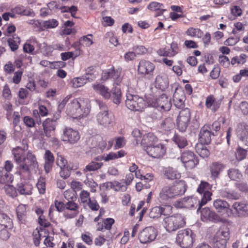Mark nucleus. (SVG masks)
Masks as SVG:
<instances>
[{
  "mask_svg": "<svg viewBox=\"0 0 248 248\" xmlns=\"http://www.w3.org/2000/svg\"><path fill=\"white\" fill-rule=\"evenodd\" d=\"M28 146L24 148L17 147L13 150V154L16 161L18 164L19 172L20 174H25L29 176L31 170L38 169V164L35 155L30 151L26 155L25 150Z\"/></svg>",
  "mask_w": 248,
  "mask_h": 248,
  "instance_id": "1",
  "label": "nucleus"
},
{
  "mask_svg": "<svg viewBox=\"0 0 248 248\" xmlns=\"http://www.w3.org/2000/svg\"><path fill=\"white\" fill-rule=\"evenodd\" d=\"M186 190V185L184 181H180L171 186L163 187L159 194V200L167 203L170 200L184 194Z\"/></svg>",
  "mask_w": 248,
  "mask_h": 248,
  "instance_id": "2",
  "label": "nucleus"
},
{
  "mask_svg": "<svg viewBox=\"0 0 248 248\" xmlns=\"http://www.w3.org/2000/svg\"><path fill=\"white\" fill-rule=\"evenodd\" d=\"M95 102L100 109L96 116L98 124L105 127L112 125L114 122V116L112 113L108 110L107 106L103 102L99 100H96Z\"/></svg>",
  "mask_w": 248,
  "mask_h": 248,
  "instance_id": "3",
  "label": "nucleus"
},
{
  "mask_svg": "<svg viewBox=\"0 0 248 248\" xmlns=\"http://www.w3.org/2000/svg\"><path fill=\"white\" fill-rule=\"evenodd\" d=\"M185 219L181 214H175L165 217L163 220V225L166 231L172 232L184 227Z\"/></svg>",
  "mask_w": 248,
  "mask_h": 248,
  "instance_id": "4",
  "label": "nucleus"
},
{
  "mask_svg": "<svg viewBox=\"0 0 248 248\" xmlns=\"http://www.w3.org/2000/svg\"><path fill=\"white\" fill-rule=\"evenodd\" d=\"M193 233L190 229H184L178 232L176 238L177 243L182 248H190L193 243Z\"/></svg>",
  "mask_w": 248,
  "mask_h": 248,
  "instance_id": "5",
  "label": "nucleus"
},
{
  "mask_svg": "<svg viewBox=\"0 0 248 248\" xmlns=\"http://www.w3.org/2000/svg\"><path fill=\"white\" fill-rule=\"evenodd\" d=\"M125 105L131 110L141 111L145 106V102L142 97L137 95L128 93L126 94Z\"/></svg>",
  "mask_w": 248,
  "mask_h": 248,
  "instance_id": "6",
  "label": "nucleus"
},
{
  "mask_svg": "<svg viewBox=\"0 0 248 248\" xmlns=\"http://www.w3.org/2000/svg\"><path fill=\"white\" fill-rule=\"evenodd\" d=\"M155 69V65L153 63L149 61L141 60L138 66V72L146 78L151 79L154 77Z\"/></svg>",
  "mask_w": 248,
  "mask_h": 248,
  "instance_id": "7",
  "label": "nucleus"
},
{
  "mask_svg": "<svg viewBox=\"0 0 248 248\" xmlns=\"http://www.w3.org/2000/svg\"><path fill=\"white\" fill-rule=\"evenodd\" d=\"M151 105L160 110L168 111L171 108L170 99L165 93H162L157 98H155L150 102Z\"/></svg>",
  "mask_w": 248,
  "mask_h": 248,
  "instance_id": "8",
  "label": "nucleus"
},
{
  "mask_svg": "<svg viewBox=\"0 0 248 248\" xmlns=\"http://www.w3.org/2000/svg\"><path fill=\"white\" fill-rule=\"evenodd\" d=\"M180 159L187 169H192L199 164V160L196 155L190 150H185L182 152Z\"/></svg>",
  "mask_w": 248,
  "mask_h": 248,
  "instance_id": "9",
  "label": "nucleus"
},
{
  "mask_svg": "<svg viewBox=\"0 0 248 248\" xmlns=\"http://www.w3.org/2000/svg\"><path fill=\"white\" fill-rule=\"evenodd\" d=\"M157 236L156 229L152 226L146 227L139 234V239L141 243L146 244L154 241Z\"/></svg>",
  "mask_w": 248,
  "mask_h": 248,
  "instance_id": "10",
  "label": "nucleus"
},
{
  "mask_svg": "<svg viewBox=\"0 0 248 248\" xmlns=\"http://www.w3.org/2000/svg\"><path fill=\"white\" fill-rule=\"evenodd\" d=\"M67 110L68 112L73 115H76L79 117H82L86 116L89 112L88 109H87L83 112V110L81 108V105L77 99H74L70 103L68 104L67 105Z\"/></svg>",
  "mask_w": 248,
  "mask_h": 248,
  "instance_id": "11",
  "label": "nucleus"
},
{
  "mask_svg": "<svg viewBox=\"0 0 248 248\" xmlns=\"http://www.w3.org/2000/svg\"><path fill=\"white\" fill-rule=\"evenodd\" d=\"M147 153L153 158L162 157L166 153V148L164 145L161 143L155 144L145 149Z\"/></svg>",
  "mask_w": 248,
  "mask_h": 248,
  "instance_id": "12",
  "label": "nucleus"
},
{
  "mask_svg": "<svg viewBox=\"0 0 248 248\" xmlns=\"http://www.w3.org/2000/svg\"><path fill=\"white\" fill-rule=\"evenodd\" d=\"M80 139V136L78 131L71 128H65L63 131L62 140L71 144L76 143Z\"/></svg>",
  "mask_w": 248,
  "mask_h": 248,
  "instance_id": "13",
  "label": "nucleus"
},
{
  "mask_svg": "<svg viewBox=\"0 0 248 248\" xmlns=\"http://www.w3.org/2000/svg\"><path fill=\"white\" fill-rule=\"evenodd\" d=\"M215 136L211 132L210 126L205 125L202 127L199 134V143L208 144L211 142L212 137Z\"/></svg>",
  "mask_w": 248,
  "mask_h": 248,
  "instance_id": "14",
  "label": "nucleus"
},
{
  "mask_svg": "<svg viewBox=\"0 0 248 248\" xmlns=\"http://www.w3.org/2000/svg\"><path fill=\"white\" fill-rule=\"evenodd\" d=\"M201 219L204 222L212 221L216 223L221 220L220 217L209 208L205 207L201 209Z\"/></svg>",
  "mask_w": 248,
  "mask_h": 248,
  "instance_id": "15",
  "label": "nucleus"
},
{
  "mask_svg": "<svg viewBox=\"0 0 248 248\" xmlns=\"http://www.w3.org/2000/svg\"><path fill=\"white\" fill-rule=\"evenodd\" d=\"M56 119H46L43 123V127L45 136L47 138H51L54 136L56 126Z\"/></svg>",
  "mask_w": 248,
  "mask_h": 248,
  "instance_id": "16",
  "label": "nucleus"
},
{
  "mask_svg": "<svg viewBox=\"0 0 248 248\" xmlns=\"http://www.w3.org/2000/svg\"><path fill=\"white\" fill-rule=\"evenodd\" d=\"M120 74L121 71L119 70H115L113 67L103 72L102 75V78L104 80H106L112 78L113 79L115 83L118 85L122 80L120 78Z\"/></svg>",
  "mask_w": 248,
  "mask_h": 248,
  "instance_id": "17",
  "label": "nucleus"
},
{
  "mask_svg": "<svg viewBox=\"0 0 248 248\" xmlns=\"http://www.w3.org/2000/svg\"><path fill=\"white\" fill-rule=\"evenodd\" d=\"M236 132L238 138L248 147V125L244 123H240L237 125Z\"/></svg>",
  "mask_w": 248,
  "mask_h": 248,
  "instance_id": "18",
  "label": "nucleus"
},
{
  "mask_svg": "<svg viewBox=\"0 0 248 248\" xmlns=\"http://www.w3.org/2000/svg\"><path fill=\"white\" fill-rule=\"evenodd\" d=\"M186 96L184 92L182 89H176L173 95V100L175 106L179 109L185 107Z\"/></svg>",
  "mask_w": 248,
  "mask_h": 248,
  "instance_id": "19",
  "label": "nucleus"
},
{
  "mask_svg": "<svg viewBox=\"0 0 248 248\" xmlns=\"http://www.w3.org/2000/svg\"><path fill=\"white\" fill-rule=\"evenodd\" d=\"M169 81L168 77L164 74L157 75L155 79V86L156 88L163 91L169 86Z\"/></svg>",
  "mask_w": 248,
  "mask_h": 248,
  "instance_id": "20",
  "label": "nucleus"
},
{
  "mask_svg": "<svg viewBox=\"0 0 248 248\" xmlns=\"http://www.w3.org/2000/svg\"><path fill=\"white\" fill-rule=\"evenodd\" d=\"M64 195L65 198L68 200V202L65 203V208L71 211H78L79 206L77 203L74 202V199H76L74 196V193L65 191Z\"/></svg>",
  "mask_w": 248,
  "mask_h": 248,
  "instance_id": "21",
  "label": "nucleus"
},
{
  "mask_svg": "<svg viewBox=\"0 0 248 248\" xmlns=\"http://www.w3.org/2000/svg\"><path fill=\"white\" fill-rule=\"evenodd\" d=\"M225 168V165L219 162H214L210 166L211 177L214 180L218 178L220 172Z\"/></svg>",
  "mask_w": 248,
  "mask_h": 248,
  "instance_id": "22",
  "label": "nucleus"
},
{
  "mask_svg": "<svg viewBox=\"0 0 248 248\" xmlns=\"http://www.w3.org/2000/svg\"><path fill=\"white\" fill-rule=\"evenodd\" d=\"M230 229L226 225H222L216 232L213 238L216 240L228 241L230 239Z\"/></svg>",
  "mask_w": 248,
  "mask_h": 248,
  "instance_id": "23",
  "label": "nucleus"
},
{
  "mask_svg": "<svg viewBox=\"0 0 248 248\" xmlns=\"http://www.w3.org/2000/svg\"><path fill=\"white\" fill-rule=\"evenodd\" d=\"M45 165L44 169L46 173H49L52 170L54 162V157L53 154L48 150L45 152L44 155Z\"/></svg>",
  "mask_w": 248,
  "mask_h": 248,
  "instance_id": "24",
  "label": "nucleus"
},
{
  "mask_svg": "<svg viewBox=\"0 0 248 248\" xmlns=\"http://www.w3.org/2000/svg\"><path fill=\"white\" fill-rule=\"evenodd\" d=\"M157 142V137L153 133H149L144 135L141 140V144L146 148L155 144Z\"/></svg>",
  "mask_w": 248,
  "mask_h": 248,
  "instance_id": "25",
  "label": "nucleus"
},
{
  "mask_svg": "<svg viewBox=\"0 0 248 248\" xmlns=\"http://www.w3.org/2000/svg\"><path fill=\"white\" fill-rule=\"evenodd\" d=\"M214 206L218 212L224 213L230 209V205L224 200L217 199L214 202Z\"/></svg>",
  "mask_w": 248,
  "mask_h": 248,
  "instance_id": "26",
  "label": "nucleus"
},
{
  "mask_svg": "<svg viewBox=\"0 0 248 248\" xmlns=\"http://www.w3.org/2000/svg\"><path fill=\"white\" fill-rule=\"evenodd\" d=\"M199 200L196 197L192 196L185 197L182 201V205L183 207L190 208L192 207L199 206Z\"/></svg>",
  "mask_w": 248,
  "mask_h": 248,
  "instance_id": "27",
  "label": "nucleus"
},
{
  "mask_svg": "<svg viewBox=\"0 0 248 248\" xmlns=\"http://www.w3.org/2000/svg\"><path fill=\"white\" fill-rule=\"evenodd\" d=\"M219 194L221 197L229 200H237L240 197L239 194L227 188L220 189Z\"/></svg>",
  "mask_w": 248,
  "mask_h": 248,
  "instance_id": "28",
  "label": "nucleus"
},
{
  "mask_svg": "<svg viewBox=\"0 0 248 248\" xmlns=\"http://www.w3.org/2000/svg\"><path fill=\"white\" fill-rule=\"evenodd\" d=\"M93 87L95 92L100 93L105 99L110 98V93L108 92V89L104 85L98 84L93 85Z\"/></svg>",
  "mask_w": 248,
  "mask_h": 248,
  "instance_id": "29",
  "label": "nucleus"
},
{
  "mask_svg": "<svg viewBox=\"0 0 248 248\" xmlns=\"http://www.w3.org/2000/svg\"><path fill=\"white\" fill-rule=\"evenodd\" d=\"M21 40L16 34H14L12 37L7 39V43L12 51H15L18 48Z\"/></svg>",
  "mask_w": 248,
  "mask_h": 248,
  "instance_id": "30",
  "label": "nucleus"
},
{
  "mask_svg": "<svg viewBox=\"0 0 248 248\" xmlns=\"http://www.w3.org/2000/svg\"><path fill=\"white\" fill-rule=\"evenodd\" d=\"M232 208L238 214H248V203L245 202H235L232 205Z\"/></svg>",
  "mask_w": 248,
  "mask_h": 248,
  "instance_id": "31",
  "label": "nucleus"
},
{
  "mask_svg": "<svg viewBox=\"0 0 248 248\" xmlns=\"http://www.w3.org/2000/svg\"><path fill=\"white\" fill-rule=\"evenodd\" d=\"M13 180L12 175L4 168L0 167V183H11Z\"/></svg>",
  "mask_w": 248,
  "mask_h": 248,
  "instance_id": "32",
  "label": "nucleus"
},
{
  "mask_svg": "<svg viewBox=\"0 0 248 248\" xmlns=\"http://www.w3.org/2000/svg\"><path fill=\"white\" fill-rule=\"evenodd\" d=\"M90 81L88 77L87 78V77L83 75L81 77L74 78L71 81V83L74 88H77L83 86L87 82Z\"/></svg>",
  "mask_w": 248,
  "mask_h": 248,
  "instance_id": "33",
  "label": "nucleus"
},
{
  "mask_svg": "<svg viewBox=\"0 0 248 248\" xmlns=\"http://www.w3.org/2000/svg\"><path fill=\"white\" fill-rule=\"evenodd\" d=\"M110 93V97L113 100V102L116 104H119L121 102V91L119 88L115 87L113 88Z\"/></svg>",
  "mask_w": 248,
  "mask_h": 248,
  "instance_id": "34",
  "label": "nucleus"
},
{
  "mask_svg": "<svg viewBox=\"0 0 248 248\" xmlns=\"http://www.w3.org/2000/svg\"><path fill=\"white\" fill-rule=\"evenodd\" d=\"M164 7L163 4L155 1L150 3L148 6V8L152 11L157 12L155 16H160L163 14L165 10L162 8Z\"/></svg>",
  "mask_w": 248,
  "mask_h": 248,
  "instance_id": "35",
  "label": "nucleus"
},
{
  "mask_svg": "<svg viewBox=\"0 0 248 248\" xmlns=\"http://www.w3.org/2000/svg\"><path fill=\"white\" fill-rule=\"evenodd\" d=\"M17 191L21 195H30L31 194V187L26 184L20 183L16 185Z\"/></svg>",
  "mask_w": 248,
  "mask_h": 248,
  "instance_id": "36",
  "label": "nucleus"
},
{
  "mask_svg": "<svg viewBox=\"0 0 248 248\" xmlns=\"http://www.w3.org/2000/svg\"><path fill=\"white\" fill-rule=\"evenodd\" d=\"M0 226L12 229L13 227L12 219L5 214L0 212Z\"/></svg>",
  "mask_w": 248,
  "mask_h": 248,
  "instance_id": "37",
  "label": "nucleus"
},
{
  "mask_svg": "<svg viewBox=\"0 0 248 248\" xmlns=\"http://www.w3.org/2000/svg\"><path fill=\"white\" fill-rule=\"evenodd\" d=\"M204 145V144L198 143L195 147L197 153L202 158L207 157L210 155L208 149Z\"/></svg>",
  "mask_w": 248,
  "mask_h": 248,
  "instance_id": "38",
  "label": "nucleus"
},
{
  "mask_svg": "<svg viewBox=\"0 0 248 248\" xmlns=\"http://www.w3.org/2000/svg\"><path fill=\"white\" fill-rule=\"evenodd\" d=\"M173 141L180 148H183L187 145L186 138L178 134H175L174 136Z\"/></svg>",
  "mask_w": 248,
  "mask_h": 248,
  "instance_id": "39",
  "label": "nucleus"
},
{
  "mask_svg": "<svg viewBox=\"0 0 248 248\" xmlns=\"http://www.w3.org/2000/svg\"><path fill=\"white\" fill-rule=\"evenodd\" d=\"M165 175L166 178L170 180H174L180 178V174L173 170L171 168H168L165 170Z\"/></svg>",
  "mask_w": 248,
  "mask_h": 248,
  "instance_id": "40",
  "label": "nucleus"
},
{
  "mask_svg": "<svg viewBox=\"0 0 248 248\" xmlns=\"http://www.w3.org/2000/svg\"><path fill=\"white\" fill-rule=\"evenodd\" d=\"M80 54V50L77 49L74 52H67L62 53L61 54L62 60L66 61L70 58H72L73 60Z\"/></svg>",
  "mask_w": 248,
  "mask_h": 248,
  "instance_id": "41",
  "label": "nucleus"
},
{
  "mask_svg": "<svg viewBox=\"0 0 248 248\" xmlns=\"http://www.w3.org/2000/svg\"><path fill=\"white\" fill-rule=\"evenodd\" d=\"M203 193V196L202 197L201 201L199 200L198 204L199 207L197 211L200 209H201L202 207L208 201L211 200V196H212V193L209 191L202 192Z\"/></svg>",
  "mask_w": 248,
  "mask_h": 248,
  "instance_id": "42",
  "label": "nucleus"
},
{
  "mask_svg": "<svg viewBox=\"0 0 248 248\" xmlns=\"http://www.w3.org/2000/svg\"><path fill=\"white\" fill-rule=\"evenodd\" d=\"M190 120L178 117L177 126L179 131L185 132L188 125Z\"/></svg>",
  "mask_w": 248,
  "mask_h": 248,
  "instance_id": "43",
  "label": "nucleus"
},
{
  "mask_svg": "<svg viewBox=\"0 0 248 248\" xmlns=\"http://www.w3.org/2000/svg\"><path fill=\"white\" fill-rule=\"evenodd\" d=\"M164 213V209L158 206L153 208L149 214L150 217L152 218H158Z\"/></svg>",
  "mask_w": 248,
  "mask_h": 248,
  "instance_id": "44",
  "label": "nucleus"
},
{
  "mask_svg": "<svg viewBox=\"0 0 248 248\" xmlns=\"http://www.w3.org/2000/svg\"><path fill=\"white\" fill-rule=\"evenodd\" d=\"M174 125V124L172 120L169 118L162 121L160 124L161 128L165 131L170 130L171 129L173 128Z\"/></svg>",
  "mask_w": 248,
  "mask_h": 248,
  "instance_id": "45",
  "label": "nucleus"
},
{
  "mask_svg": "<svg viewBox=\"0 0 248 248\" xmlns=\"http://www.w3.org/2000/svg\"><path fill=\"white\" fill-rule=\"evenodd\" d=\"M186 33L187 35L193 37L201 38L203 35L202 31L198 28H190L187 30Z\"/></svg>",
  "mask_w": 248,
  "mask_h": 248,
  "instance_id": "46",
  "label": "nucleus"
},
{
  "mask_svg": "<svg viewBox=\"0 0 248 248\" xmlns=\"http://www.w3.org/2000/svg\"><path fill=\"white\" fill-rule=\"evenodd\" d=\"M102 163H99L94 161H92L87 165L85 169L83 170V171H95L100 169L102 166Z\"/></svg>",
  "mask_w": 248,
  "mask_h": 248,
  "instance_id": "47",
  "label": "nucleus"
},
{
  "mask_svg": "<svg viewBox=\"0 0 248 248\" xmlns=\"http://www.w3.org/2000/svg\"><path fill=\"white\" fill-rule=\"evenodd\" d=\"M6 194L10 197L15 198L17 196V190L13 186L6 185L4 187Z\"/></svg>",
  "mask_w": 248,
  "mask_h": 248,
  "instance_id": "48",
  "label": "nucleus"
},
{
  "mask_svg": "<svg viewBox=\"0 0 248 248\" xmlns=\"http://www.w3.org/2000/svg\"><path fill=\"white\" fill-rule=\"evenodd\" d=\"M228 174L230 178L232 180L240 179L242 175L239 171L235 169H231L228 170Z\"/></svg>",
  "mask_w": 248,
  "mask_h": 248,
  "instance_id": "49",
  "label": "nucleus"
},
{
  "mask_svg": "<svg viewBox=\"0 0 248 248\" xmlns=\"http://www.w3.org/2000/svg\"><path fill=\"white\" fill-rule=\"evenodd\" d=\"M212 186L208 183L206 182L202 181L197 188V192L199 193H202V192L209 191L211 189Z\"/></svg>",
  "mask_w": 248,
  "mask_h": 248,
  "instance_id": "50",
  "label": "nucleus"
},
{
  "mask_svg": "<svg viewBox=\"0 0 248 248\" xmlns=\"http://www.w3.org/2000/svg\"><path fill=\"white\" fill-rule=\"evenodd\" d=\"M58 22L56 19H52L44 21L43 23L42 26L45 29L54 28L58 26Z\"/></svg>",
  "mask_w": 248,
  "mask_h": 248,
  "instance_id": "51",
  "label": "nucleus"
},
{
  "mask_svg": "<svg viewBox=\"0 0 248 248\" xmlns=\"http://www.w3.org/2000/svg\"><path fill=\"white\" fill-rule=\"evenodd\" d=\"M11 229L7 227L0 226V238L2 240H7L10 237V233L8 230Z\"/></svg>",
  "mask_w": 248,
  "mask_h": 248,
  "instance_id": "52",
  "label": "nucleus"
},
{
  "mask_svg": "<svg viewBox=\"0 0 248 248\" xmlns=\"http://www.w3.org/2000/svg\"><path fill=\"white\" fill-rule=\"evenodd\" d=\"M247 151L246 149H244L240 147H239L235 153L236 159L238 160H242L246 158Z\"/></svg>",
  "mask_w": 248,
  "mask_h": 248,
  "instance_id": "53",
  "label": "nucleus"
},
{
  "mask_svg": "<svg viewBox=\"0 0 248 248\" xmlns=\"http://www.w3.org/2000/svg\"><path fill=\"white\" fill-rule=\"evenodd\" d=\"M227 241L224 240H216L213 239V245L214 248H226Z\"/></svg>",
  "mask_w": 248,
  "mask_h": 248,
  "instance_id": "54",
  "label": "nucleus"
},
{
  "mask_svg": "<svg viewBox=\"0 0 248 248\" xmlns=\"http://www.w3.org/2000/svg\"><path fill=\"white\" fill-rule=\"evenodd\" d=\"M114 187L113 188V189L116 191H121L124 192L127 189V186L124 182L123 183L122 182L114 181Z\"/></svg>",
  "mask_w": 248,
  "mask_h": 248,
  "instance_id": "55",
  "label": "nucleus"
},
{
  "mask_svg": "<svg viewBox=\"0 0 248 248\" xmlns=\"http://www.w3.org/2000/svg\"><path fill=\"white\" fill-rule=\"evenodd\" d=\"M33 243L35 246H38L40 244V242L41 240V237L42 236V234L40 232L36 229L33 232Z\"/></svg>",
  "mask_w": 248,
  "mask_h": 248,
  "instance_id": "56",
  "label": "nucleus"
},
{
  "mask_svg": "<svg viewBox=\"0 0 248 248\" xmlns=\"http://www.w3.org/2000/svg\"><path fill=\"white\" fill-rule=\"evenodd\" d=\"M80 198L81 202L86 204L91 200L90 198V193L85 190L81 191L80 193Z\"/></svg>",
  "mask_w": 248,
  "mask_h": 248,
  "instance_id": "57",
  "label": "nucleus"
},
{
  "mask_svg": "<svg viewBox=\"0 0 248 248\" xmlns=\"http://www.w3.org/2000/svg\"><path fill=\"white\" fill-rule=\"evenodd\" d=\"M190 112L189 108H186L182 109L179 112V115L178 117L184 118L186 120H190Z\"/></svg>",
  "mask_w": 248,
  "mask_h": 248,
  "instance_id": "58",
  "label": "nucleus"
},
{
  "mask_svg": "<svg viewBox=\"0 0 248 248\" xmlns=\"http://www.w3.org/2000/svg\"><path fill=\"white\" fill-rule=\"evenodd\" d=\"M93 71L94 67L93 66L89 67L85 70L86 72L84 76L87 77V78L88 77L89 81H93L95 78Z\"/></svg>",
  "mask_w": 248,
  "mask_h": 248,
  "instance_id": "59",
  "label": "nucleus"
},
{
  "mask_svg": "<svg viewBox=\"0 0 248 248\" xmlns=\"http://www.w3.org/2000/svg\"><path fill=\"white\" fill-rule=\"evenodd\" d=\"M86 204L91 210L93 211H98L100 208L99 205L95 200H90Z\"/></svg>",
  "mask_w": 248,
  "mask_h": 248,
  "instance_id": "60",
  "label": "nucleus"
},
{
  "mask_svg": "<svg viewBox=\"0 0 248 248\" xmlns=\"http://www.w3.org/2000/svg\"><path fill=\"white\" fill-rule=\"evenodd\" d=\"M37 187L40 194H44L46 190L45 182L44 179H39L36 184Z\"/></svg>",
  "mask_w": 248,
  "mask_h": 248,
  "instance_id": "61",
  "label": "nucleus"
},
{
  "mask_svg": "<svg viewBox=\"0 0 248 248\" xmlns=\"http://www.w3.org/2000/svg\"><path fill=\"white\" fill-rule=\"evenodd\" d=\"M92 34H89L87 36H84L81 38L79 40V43L81 44L85 45L86 46H89L93 44V42L91 38H89L88 36H92Z\"/></svg>",
  "mask_w": 248,
  "mask_h": 248,
  "instance_id": "62",
  "label": "nucleus"
},
{
  "mask_svg": "<svg viewBox=\"0 0 248 248\" xmlns=\"http://www.w3.org/2000/svg\"><path fill=\"white\" fill-rule=\"evenodd\" d=\"M114 223V219L112 218H107L103 221L104 227L106 230H109Z\"/></svg>",
  "mask_w": 248,
  "mask_h": 248,
  "instance_id": "63",
  "label": "nucleus"
},
{
  "mask_svg": "<svg viewBox=\"0 0 248 248\" xmlns=\"http://www.w3.org/2000/svg\"><path fill=\"white\" fill-rule=\"evenodd\" d=\"M218 61L220 64L224 67L228 66L230 63L229 58L224 55L219 56L218 58Z\"/></svg>",
  "mask_w": 248,
  "mask_h": 248,
  "instance_id": "64",
  "label": "nucleus"
}]
</instances>
